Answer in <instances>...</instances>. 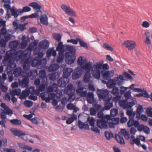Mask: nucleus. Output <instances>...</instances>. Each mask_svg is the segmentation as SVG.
I'll list each match as a JSON object with an SVG mask.
<instances>
[{"label":"nucleus","instance_id":"f257e3e1","mask_svg":"<svg viewBox=\"0 0 152 152\" xmlns=\"http://www.w3.org/2000/svg\"><path fill=\"white\" fill-rule=\"evenodd\" d=\"M19 53V50L18 51H17L16 50H10L7 51L3 61L4 65L7 66L8 67H11L14 61L15 60L18 61Z\"/></svg>","mask_w":152,"mask_h":152},{"label":"nucleus","instance_id":"f03ea898","mask_svg":"<svg viewBox=\"0 0 152 152\" xmlns=\"http://www.w3.org/2000/svg\"><path fill=\"white\" fill-rule=\"evenodd\" d=\"M65 49L68 51L65 53V62L67 64H72L76 59L75 48L73 46L66 45Z\"/></svg>","mask_w":152,"mask_h":152},{"label":"nucleus","instance_id":"7ed1b4c3","mask_svg":"<svg viewBox=\"0 0 152 152\" xmlns=\"http://www.w3.org/2000/svg\"><path fill=\"white\" fill-rule=\"evenodd\" d=\"M73 71V70L71 68H66L64 69L63 73V77L59 79L57 81L58 87L63 88L66 86L69 82V77Z\"/></svg>","mask_w":152,"mask_h":152},{"label":"nucleus","instance_id":"20e7f679","mask_svg":"<svg viewBox=\"0 0 152 152\" xmlns=\"http://www.w3.org/2000/svg\"><path fill=\"white\" fill-rule=\"evenodd\" d=\"M97 93L99 97L103 99L104 101L110 102L112 97V96L109 94L108 90L104 89V90L98 89Z\"/></svg>","mask_w":152,"mask_h":152},{"label":"nucleus","instance_id":"39448f33","mask_svg":"<svg viewBox=\"0 0 152 152\" xmlns=\"http://www.w3.org/2000/svg\"><path fill=\"white\" fill-rule=\"evenodd\" d=\"M31 8L28 6H25L23 7V9H20L16 10L15 8H12L11 10L12 15L14 16L15 18L18 17L19 14H22L24 12H30L31 11Z\"/></svg>","mask_w":152,"mask_h":152},{"label":"nucleus","instance_id":"423d86ee","mask_svg":"<svg viewBox=\"0 0 152 152\" xmlns=\"http://www.w3.org/2000/svg\"><path fill=\"white\" fill-rule=\"evenodd\" d=\"M107 121H106L105 118L98 119L96 120V125L99 128L102 129H106L108 128Z\"/></svg>","mask_w":152,"mask_h":152},{"label":"nucleus","instance_id":"0eeeda50","mask_svg":"<svg viewBox=\"0 0 152 152\" xmlns=\"http://www.w3.org/2000/svg\"><path fill=\"white\" fill-rule=\"evenodd\" d=\"M61 8L62 10L68 15L73 17H76V15L75 12L71 10L69 7H68L66 5L63 4L61 6Z\"/></svg>","mask_w":152,"mask_h":152},{"label":"nucleus","instance_id":"6e6552de","mask_svg":"<svg viewBox=\"0 0 152 152\" xmlns=\"http://www.w3.org/2000/svg\"><path fill=\"white\" fill-rule=\"evenodd\" d=\"M123 44L125 45L129 50L135 49L137 45L136 42L133 41H125L123 43Z\"/></svg>","mask_w":152,"mask_h":152},{"label":"nucleus","instance_id":"1a4fd4ad","mask_svg":"<svg viewBox=\"0 0 152 152\" xmlns=\"http://www.w3.org/2000/svg\"><path fill=\"white\" fill-rule=\"evenodd\" d=\"M94 66L93 63L91 62H89L87 63L86 61V62L85 63L83 66H82V69L83 70L85 69L86 72H90V70L93 71Z\"/></svg>","mask_w":152,"mask_h":152},{"label":"nucleus","instance_id":"9d476101","mask_svg":"<svg viewBox=\"0 0 152 152\" xmlns=\"http://www.w3.org/2000/svg\"><path fill=\"white\" fill-rule=\"evenodd\" d=\"M1 107L3 108L5 110L4 113L6 115H8L11 116L13 113L12 110L10 109V108L6 106L4 103H2L1 104Z\"/></svg>","mask_w":152,"mask_h":152},{"label":"nucleus","instance_id":"9b49d317","mask_svg":"<svg viewBox=\"0 0 152 152\" xmlns=\"http://www.w3.org/2000/svg\"><path fill=\"white\" fill-rule=\"evenodd\" d=\"M49 42L45 39L39 42L38 45V47L40 49H46L49 47Z\"/></svg>","mask_w":152,"mask_h":152},{"label":"nucleus","instance_id":"f8f14e48","mask_svg":"<svg viewBox=\"0 0 152 152\" xmlns=\"http://www.w3.org/2000/svg\"><path fill=\"white\" fill-rule=\"evenodd\" d=\"M39 78L41 80V81H48V77L46 75V72L44 69H41L38 73Z\"/></svg>","mask_w":152,"mask_h":152},{"label":"nucleus","instance_id":"ddd939ff","mask_svg":"<svg viewBox=\"0 0 152 152\" xmlns=\"http://www.w3.org/2000/svg\"><path fill=\"white\" fill-rule=\"evenodd\" d=\"M29 6L32 7L33 9L37 11V13L40 12L42 13L40 9L42 8V6L36 2H32L29 4Z\"/></svg>","mask_w":152,"mask_h":152},{"label":"nucleus","instance_id":"4468645a","mask_svg":"<svg viewBox=\"0 0 152 152\" xmlns=\"http://www.w3.org/2000/svg\"><path fill=\"white\" fill-rule=\"evenodd\" d=\"M54 47H52L49 48L47 50L46 53L47 57L49 58L52 56L53 57H55L56 55V50L54 49Z\"/></svg>","mask_w":152,"mask_h":152},{"label":"nucleus","instance_id":"2eb2a0df","mask_svg":"<svg viewBox=\"0 0 152 152\" xmlns=\"http://www.w3.org/2000/svg\"><path fill=\"white\" fill-rule=\"evenodd\" d=\"M48 81L47 80L46 81H41V83L37 87L39 91H43L45 90L46 87L48 85Z\"/></svg>","mask_w":152,"mask_h":152},{"label":"nucleus","instance_id":"dca6fc26","mask_svg":"<svg viewBox=\"0 0 152 152\" xmlns=\"http://www.w3.org/2000/svg\"><path fill=\"white\" fill-rule=\"evenodd\" d=\"M139 122L138 120H135L134 119H130L127 123V126L130 128L134 126L135 127Z\"/></svg>","mask_w":152,"mask_h":152},{"label":"nucleus","instance_id":"f3484780","mask_svg":"<svg viewBox=\"0 0 152 152\" xmlns=\"http://www.w3.org/2000/svg\"><path fill=\"white\" fill-rule=\"evenodd\" d=\"M38 75V70L37 69H34L33 70L30 71L27 74V76L28 77H32L33 79H35L37 76Z\"/></svg>","mask_w":152,"mask_h":152},{"label":"nucleus","instance_id":"a211bd4d","mask_svg":"<svg viewBox=\"0 0 152 152\" xmlns=\"http://www.w3.org/2000/svg\"><path fill=\"white\" fill-rule=\"evenodd\" d=\"M66 45H63V42L61 41L59 42L58 45L56 47V50L59 52H61L64 53L66 51L65 48Z\"/></svg>","mask_w":152,"mask_h":152},{"label":"nucleus","instance_id":"6ab92c4d","mask_svg":"<svg viewBox=\"0 0 152 152\" xmlns=\"http://www.w3.org/2000/svg\"><path fill=\"white\" fill-rule=\"evenodd\" d=\"M101 74L105 80H107L110 78V74L109 71L101 70Z\"/></svg>","mask_w":152,"mask_h":152},{"label":"nucleus","instance_id":"aec40b11","mask_svg":"<svg viewBox=\"0 0 152 152\" xmlns=\"http://www.w3.org/2000/svg\"><path fill=\"white\" fill-rule=\"evenodd\" d=\"M58 84L53 83L52 86L48 89V91L50 92H58Z\"/></svg>","mask_w":152,"mask_h":152},{"label":"nucleus","instance_id":"412c9836","mask_svg":"<svg viewBox=\"0 0 152 152\" xmlns=\"http://www.w3.org/2000/svg\"><path fill=\"white\" fill-rule=\"evenodd\" d=\"M59 64H51L50 66L48 68V71L49 72H54L57 70L59 67Z\"/></svg>","mask_w":152,"mask_h":152},{"label":"nucleus","instance_id":"4be33fe9","mask_svg":"<svg viewBox=\"0 0 152 152\" xmlns=\"http://www.w3.org/2000/svg\"><path fill=\"white\" fill-rule=\"evenodd\" d=\"M65 57V54L63 52H60L58 53V56L57 57L56 62L58 64H60L62 62Z\"/></svg>","mask_w":152,"mask_h":152},{"label":"nucleus","instance_id":"5701e85b","mask_svg":"<svg viewBox=\"0 0 152 152\" xmlns=\"http://www.w3.org/2000/svg\"><path fill=\"white\" fill-rule=\"evenodd\" d=\"M134 96L138 97L144 96L146 98H149L150 97V96L146 90H143V92H142V93H139L138 94H135L134 95Z\"/></svg>","mask_w":152,"mask_h":152},{"label":"nucleus","instance_id":"b1692460","mask_svg":"<svg viewBox=\"0 0 152 152\" xmlns=\"http://www.w3.org/2000/svg\"><path fill=\"white\" fill-rule=\"evenodd\" d=\"M46 62L47 60L45 58H43L42 59H38L37 66H39L42 68L46 65Z\"/></svg>","mask_w":152,"mask_h":152},{"label":"nucleus","instance_id":"393cba45","mask_svg":"<svg viewBox=\"0 0 152 152\" xmlns=\"http://www.w3.org/2000/svg\"><path fill=\"white\" fill-rule=\"evenodd\" d=\"M115 78L113 79L109 80V83L107 84V87L109 88H112L113 87L115 86L116 85Z\"/></svg>","mask_w":152,"mask_h":152},{"label":"nucleus","instance_id":"a878e982","mask_svg":"<svg viewBox=\"0 0 152 152\" xmlns=\"http://www.w3.org/2000/svg\"><path fill=\"white\" fill-rule=\"evenodd\" d=\"M91 77V75L90 72H86L84 75L83 80L84 83H87L89 82Z\"/></svg>","mask_w":152,"mask_h":152},{"label":"nucleus","instance_id":"bb28decb","mask_svg":"<svg viewBox=\"0 0 152 152\" xmlns=\"http://www.w3.org/2000/svg\"><path fill=\"white\" fill-rule=\"evenodd\" d=\"M12 132L13 133V134L15 136H18L19 137L25 136L26 135V134L24 132L17 130H14L12 131Z\"/></svg>","mask_w":152,"mask_h":152},{"label":"nucleus","instance_id":"cd10ccee","mask_svg":"<svg viewBox=\"0 0 152 152\" xmlns=\"http://www.w3.org/2000/svg\"><path fill=\"white\" fill-rule=\"evenodd\" d=\"M41 22L44 25H47L48 24V18L46 15H44L40 18Z\"/></svg>","mask_w":152,"mask_h":152},{"label":"nucleus","instance_id":"c85d7f7f","mask_svg":"<svg viewBox=\"0 0 152 152\" xmlns=\"http://www.w3.org/2000/svg\"><path fill=\"white\" fill-rule=\"evenodd\" d=\"M86 59L83 60V57L82 56L80 57L77 61V64L79 65L80 66V67L82 68V66L86 62Z\"/></svg>","mask_w":152,"mask_h":152},{"label":"nucleus","instance_id":"c756f323","mask_svg":"<svg viewBox=\"0 0 152 152\" xmlns=\"http://www.w3.org/2000/svg\"><path fill=\"white\" fill-rule=\"evenodd\" d=\"M56 73H53L51 74L48 75L47 76L48 77V83H49V80L54 81L56 79Z\"/></svg>","mask_w":152,"mask_h":152},{"label":"nucleus","instance_id":"7c9ffc66","mask_svg":"<svg viewBox=\"0 0 152 152\" xmlns=\"http://www.w3.org/2000/svg\"><path fill=\"white\" fill-rule=\"evenodd\" d=\"M87 121L89 123L90 126L92 127H93L94 126L96 120L93 117H91L90 118L89 116L87 118Z\"/></svg>","mask_w":152,"mask_h":152},{"label":"nucleus","instance_id":"2f4dec72","mask_svg":"<svg viewBox=\"0 0 152 152\" xmlns=\"http://www.w3.org/2000/svg\"><path fill=\"white\" fill-rule=\"evenodd\" d=\"M135 104L134 102L132 101L130 102H127L126 104L125 105V107H123V109H128L131 108Z\"/></svg>","mask_w":152,"mask_h":152},{"label":"nucleus","instance_id":"473e14b6","mask_svg":"<svg viewBox=\"0 0 152 152\" xmlns=\"http://www.w3.org/2000/svg\"><path fill=\"white\" fill-rule=\"evenodd\" d=\"M10 122L14 125L20 126L21 124V121L17 119L11 120Z\"/></svg>","mask_w":152,"mask_h":152},{"label":"nucleus","instance_id":"72a5a7b5","mask_svg":"<svg viewBox=\"0 0 152 152\" xmlns=\"http://www.w3.org/2000/svg\"><path fill=\"white\" fill-rule=\"evenodd\" d=\"M112 91H111V93L114 96H117L119 93V90L118 87L115 86L113 88Z\"/></svg>","mask_w":152,"mask_h":152},{"label":"nucleus","instance_id":"f704fd0d","mask_svg":"<svg viewBox=\"0 0 152 152\" xmlns=\"http://www.w3.org/2000/svg\"><path fill=\"white\" fill-rule=\"evenodd\" d=\"M115 139H116L117 140L118 143L121 144H125L124 140L122 137H121L119 135H118V137L119 139V140H118L117 138L118 135L116 134H115Z\"/></svg>","mask_w":152,"mask_h":152},{"label":"nucleus","instance_id":"c9c22d12","mask_svg":"<svg viewBox=\"0 0 152 152\" xmlns=\"http://www.w3.org/2000/svg\"><path fill=\"white\" fill-rule=\"evenodd\" d=\"M81 75V74L74 71L72 73V78L73 80H76L80 77Z\"/></svg>","mask_w":152,"mask_h":152},{"label":"nucleus","instance_id":"e433bc0d","mask_svg":"<svg viewBox=\"0 0 152 152\" xmlns=\"http://www.w3.org/2000/svg\"><path fill=\"white\" fill-rule=\"evenodd\" d=\"M123 75L124 76L126 80H132L133 79V77L131 75L126 72H124L123 73Z\"/></svg>","mask_w":152,"mask_h":152},{"label":"nucleus","instance_id":"4c0bfd02","mask_svg":"<svg viewBox=\"0 0 152 152\" xmlns=\"http://www.w3.org/2000/svg\"><path fill=\"white\" fill-rule=\"evenodd\" d=\"M95 73L93 74V77L96 79H99L100 77V75L101 74V71L100 70L97 69L95 70Z\"/></svg>","mask_w":152,"mask_h":152},{"label":"nucleus","instance_id":"58836bf2","mask_svg":"<svg viewBox=\"0 0 152 152\" xmlns=\"http://www.w3.org/2000/svg\"><path fill=\"white\" fill-rule=\"evenodd\" d=\"M118 114V110L117 108H113L110 111V115L112 117L116 116Z\"/></svg>","mask_w":152,"mask_h":152},{"label":"nucleus","instance_id":"ea45409f","mask_svg":"<svg viewBox=\"0 0 152 152\" xmlns=\"http://www.w3.org/2000/svg\"><path fill=\"white\" fill-rule=\"evenodd\" d=\"M131 92L130 90L127 91L124 94V96L125 97L126 100H128L130 98H132L131 95Z\"/></svg>","mask_w":152,"mask_h":152},{"label":"nucleus","instance_id":"a19ab883","mask_svg":"<svg viewBox=\"0 0 152 152\" xmlns=\"http://www.w3.org/2000/svg\"><path fill=\"white\" fill-rule=\"evenodd\" d=\"M61 38V36L59 34H53V38L58 42L60 41Z\"/></svg>","mask_w":152,"mask_h":152},{"label":"nucleus","instance_id":"79ce46f5","mask_svg":"<svg viewBox=\"0 0 152 152\" xmlns=\"http://www.w3.org/2000/svg\"><path fill=\"white\" fill-rule=\"evenodd\" d=\"M103 47L107 50L111 51H113V48L107 43H104L103 45Z\"/></svg>","mask_w":152,"mask_h":152},{"label":"nucleus","instance_id":"37998d69","mask_svg":"<svg viewBox=\"0 0 152 152\" xmlns=\"http://www.w3.org/2000/svg\"><path fill=\"white\" fill-rule=\"evenodd\" d=\"M33 57L29 56L25 60H24V63L25 64H31V61L33 59Z\"/></svg>","mask_w":152,"mask_h":152},{"label":"nucleus","instance_id":"c03bdc74","mask_svg":"<svg viewBox=\"0 0 152 152\" xmlns=\"http://www.w3.org/2000/svg\"><path fill=\"white\" fill-rule=\"evenodd\" d=\"M28 23H25L24 24H20L18 28L21 31H23L26 28V26L28 24Z\"/></svg>","mask_w":152,"mask_h":152},{"label":"nucleus","instance_id":"a18cd8bd","mask_svg":"<svg viewBox=\"0 0 152 152\" xmlns=\"http://www.w3.org/2000/svg\"><path fill=\"white\" fill-rule=\"evenodd\" d=\"M38 59L37 57H35L34 58H33L31 64L32 66L34 67L37 66Z\"/></svg>","mask_w":152,"mask_h":152},{"label":"nucleus","instance_id":"49530a36","mask_svg":"<svg viewBox=\"0 0 152 152\" xmlns=\"http://www.w3.org/2000/svg\"><path fill=\"white\" fill-rule=\"evenodd\" d=\"M26 64H25L24 63L23 64V68L24 70L23 71V73L25 74L27 76V74L30 71H31V70L27 66Z\"/></svg>","mask_w":152,"mask_h":152},{"label":"nucleus","instance_id":"de8ad7c7","mask_svg":"<svg viewBox=\"0 0 152 152\" xmlns=\"http://www.w3.org/2000/svg\"><path fill=\"white\" fill-rule=\"evenodd\" d=\"M80 46L84 48L88 49V47L87 44L85 42H84L81 39H80L79 42Z\"/></svg>","mask_w":152,"mask_h":152},{"label":"nucleus","instance_id":"09e8293b","mask_svg":"<svg viewBox=\"0 0 152 152\" xmlns=\"http://www.w3.org/2000/svg\"><path fill=\"white\" fill-rule=\"evenodd\" d=\"M128 89V87H124L121 86L120 87V93L121 95L124 94L125 93L126 91Z\"/></svg>","mask_w":152,"mask_h":152},{"label":"nucleus","instance_id":"8fccbe9b","mask_svg":"<svg viewBox=\"0 0 152 152\" xmlns=\"http://www.w3.org/2000/svg\"><path fill=\"white\" fill-rule=\"evenodd\" d=\"M18 44V42L16 41H13L10 42L9 45L10 48L16 47Z\"/></svg>","mask_w":152,"mask_h":152},{"label":"nucleus","instance_id":"3c124183","mask_svg":"<svg viewBox=\"0 0 152 152\" xmlns=\"http://www.w3.org/2000/svg\"><path fill=\"white\" fill-rule=\"evenodd\" d=\"M33 102L30 100H26L24 102V105L28 107H30L32 105Z\"/></svg>","mask_w":152,"mask_h":152},{"label":"nucleus","instance_id":"603ef678","mask_svg":"<svg viewBox=\"0 0 152 152\" xmlns=\"http://www.w3.org/2000/svg\"><path fill=\"white\" fill-rule=\"evenodd\" d=\"M80 39L79 38H77L76 39H68L67 40V42L68 43L71 42L74 44L76 45L77 44L78 42H79Z\"/></svg>","mask_w":152,"mask_h":152},{"label":"nucleus","instance_id":"864d4df0","mask_svg":"<svg viewBox=\"0 0 152 152\" xmlns=\"http://www.w3.org/2000/svg\"><path fill=\"white\" fill-rule=\"evenodd\" d=\"M144 127L145 126L144 125L140 124L139 122L135 127L137 128V130L141 132L143 131Z\"/></svg>","mask_w":152,"mask_h":152},{"label":"nucleus","instance_id":"5fc2aeb1","mask_svg":"<svg viewBox=\"0 0 152 152\" xmlns=\"http://www.w3.org/2000/svg\"><path fill=\"white\" fill-rule=\"evenodd\" d=\"M146 113L148 116L152 117V108L151 107L147 109Z\"/></svg>","mask_w":152,"mask_h":152},{"label":"nucleus","instance_id":"6e6d98bb","mask_svg":"<svg viewBox=\"0 0 152 152\" xmlns=\"http://www.w3.org/2000/svg\"><path fill=\"white\" fill-rule=\"evenodd\" d=\"M7 42L3 39H2L0 41V45L1 47L5 48Z\"/></svg>","mask_w":152,"mask_h":152},{"label":"nucleus","instance_id":"4d7b16f0","mask_svg":"<svg viewBox=\"0 0 152 152\" xmlns=\"http://www.w3.org/2000/svg\"><path fill=\"white\" fill-rule=\"evenodd\" d=\"M106 102V104L105 106L106 109L108 110H110L111 108L113 107V105L112 103L110 102Z\"/></svg>","mask_w":152,"mask_h":152},{"label":"nucleus","instance_id":"13d9d810","mask_svg":"<svg viewBox=\"0 0 152 152\" xmlns=\"http://www.w3.org/2000/svg\"><path fill=\"white\" fill-rule=\"evenodd\" d=\"M143 111V106L141 105H140L138 106L136 112H138L137 115L141 114V113Z\"/></svg>","mask_w":152,"mask_h":152},{"label":"nucleus","instance_id":"bf43d9fd","mask_svg":"<svg viewBox=\"0 0 152 152\" xmlns=\"http://www.w3.org/2000/svg\"><path fill=\"white\" fill-rule=\"evenodd\" d=\"M0 88L3 92H7L8 90V87L7 86L1 84H0Z\"/></svg>","mask_w":152,"mask_h":152},{"label":"nucleus","instance_id":"052dcab7","mask_svg":"<svg viewBox=\"0 0 152 152\" xmlns=\"http://www.w3.org/2000/svg\"><path fill=\"white\" fill-rule=\"evenodd\" d=\"M136 140V138H135V137L133 135H132L130 139V143L132 145H134L135 144Z\"/></svg>","mask_w":152,"mask_h":152},{"label":"nucleus","instance_id":"680f3d73","mask_svg":"<svg viewBox=\"0 0 152 152\" xmlns=\"http://www.w3.org/2000/svg\"><path fill=\"white\" fill-rule=\"evenodd\" d=\"M115 78L116 81V85H117L118 86H120L123 84L124 82L123 81L121 80H120L118 77H115Z\"/></svg>","mask_w":152,"mask_h":152},{"label":"nucleus","instance_id":"e2e57ef3","mask_svg":"<svg viewBox=\"0 0 152 152\" xmlns=\"http://www.w3.org/2000/svg\"><path fill=\"white\" fill-rule=\"evenodd\" d=\"M115 78L116 81V85H117L118 86H120L123 84L124 82L123 81L121 80H120L118 77H115Z\"/></svg>","mask_w":152,"mask_h":152},{"label":"nucleus","instance_id":"0e129e2a","mask_svg":"<svg viewBox=\"0 0 152 152\" xmlns=\"http://www.w3.org/2000/svg\"><path fill=\"white\" fill-rule=\"evenodd\" d=\"M109 66L107 64H102V70H106L109 69Z\"/></svg>","mask_w":152,"mask_h":152},{"label":"nucleus","instance_id":"69168bd1","mask_svg":"<svg viewBox=\"0 0 152 152\" xmlns=\"http://www.w3.org/2000/svg\"><path fill=\"white\" fill-rule=\"evenodd\" d=\"M90 114L91 115H95L97 111L94 108L91 107L90 109Z\"/></svg>","mask_w":152,"mask_h":152},{"label":"nucleus","instance_id":"338daca9","mask_svg":"<svg viewBox=\"0 0 152 152\" xmlns=\"http://www.w3.org/2000/svg\"><path fill=\"white\" fill-rule=\"evenodd\" d=\"M27 41H23L20 43V45L22 48H24L27 46Z\"/></svg>","mask_w":152,"mask_h":152},{"label":"nucleus","instance_id":"774afa93","mask_svg":"<svg viewBox=\"0 0 152 152\" xmlns=\"http://www.w3.org/2000/svg\"><path fill=\"white\" fill-rule=\"evenodd\" d=\"M41 79L39 78H38L36 79L34 81V84L37 87L40 85L41 84Z\"/></svg>","mask_w":152,"mask_h":152}]
</instances>
